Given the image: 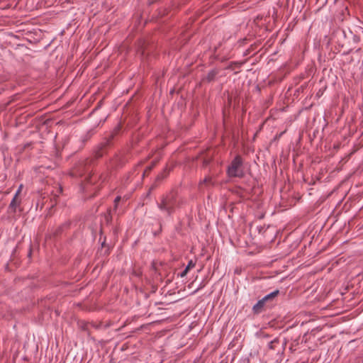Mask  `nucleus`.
<instances>
[{"instance_id": "nucleus-16", "label": "nucleus", "mask_w": 363, "mask_h": 363, "mask_svg": "<svg viewBox=\"0 0 363 363\" xmlns=\"http://www.w3.org/2000/svg\"><path fill=\"white\" fill-rule=\"evenodd\" d=\"M21 189H22V185H20L18 189L17 190V191L16 192V194L14 195V196H16V197H18V196L21 191Z\"/></svg>"}, {"instance_id": "nucleus-4", "label": "nucleus", "mask_w": 363, "mask_h": 363, "mask_svg": "<svg viewBox=\"0 0 363 363\" xmlns=\"http://www.w3.org/2000/svg\"><path fill=\"white\" fill-rule=\"evenodd\" d=\"M121 128V125H118L113 129V130L111 133V134L108 135V137L104 139V141L99 144L97 150L95 151L94 156H95L96 159H99L104 155V149L111 144V140L119 133Z\"/></svg>"}, {"instance_id": "nucleus-17", "label": "nucleus", "mask_w": 363, "mask_h": 363, "mask_svg": "<svg viewBox=\"0 0 363 363\" xmlns=\"http://www.w3.org/2000/svg\"><path fill=\"white\" fill-rule=\"evenodd\" d=\"M91 175H88L86 178H85V183L86 184H89V183H91Z\"/></svg>"}, {"instance_id": "nucleus-15", "label": "nucleus", "mask_w": 363, "mask_h": 363, "mask_svg": "<svg viewBox=\"0 0 363 363\" xmlns=\"http://www.w3.org/2000/svg\"><path fill=\"white\" fill-rule=\"evenodd\" d=\"M189 270H187L186 268L184 269V270L179 274V276L181 277H184L186 274L188 273Z\"/></svg>"}, {"instance_id": "nucleus-13", "label": "nucleus", "mask_w": 363, "mask_h": 363, "mask_svg": "<svg viewBox=\"0 0 363 363\" xmlns=\"http://www.w3.org/2000/svg\"><path fill=\"white\" fill-rule=\"evenodd\" d=\"M195 267V262H194L192 260H190L186 267V269L189 271L190 269Z\"/></svg>"}, {"instance_id": "nucleus-1", "label": "nucleus", "mask_w": 363, "mask_h": 363, "mask_svg": "<svg viewBox=\"0 0 363 363\" xmlns=\"http://www.w3.org/2000/svg\"><path fill=\"white\" fill-rule=\"evenodd\" d=\"M179 206V201L178 199L177 193L171 191L161 197L160 201L157 203V207L162 211L167 213L170 216L174 211L176 208Z\"/></svg>"}, {"instance_id": "nucleus-18", "label": "nucleus", "mask_w": 363, "mask_h": 363, "mask_svg": "<svg viewBox=\"0 0 363 363\" xmlns=\"http://www.w3.org/2000/svg\"><path fill=\"white\" fill-rule=\"evenodd\" d=\"M120 200H121V197H120V196H117V197L115 199V200H114V203H115L116 206H117V203H118V202H119V201H120Z\"/></svg>"}, {"instance_id": "nucleus-14", "label": "nucleus", "mask_w": 363, "mask_h": 363, "mask_svg": "<svg viewBox=\"0 0 363 363\" xmlns=\"http://www.w3.org/2000/svg\"><path fill=\"white\" fill-rule=\"evenodd\" d=\"M70 221H67L66 223H65L61 227H60L59 228V230H62V229L63 228H69V226L70 225Z\"/></svg>"}, {"instance_id": "nucleus-2", "label": "nucleus", "mask_w": 363, "mask_h": 363, "mask_svg": "<svg viewBox=\"0 0 363 363\" xmlns=\"http://www.w3.org/2000/svg\"><path fill=\"white\" fill-rule=\"evenodd\" d=\"M243 161L240 155H237L232 160L230 166L228 167L227 173L230 177H242L244 172L242 170Z\"/></svg>"}, {"instance_id": "nucleus-3", "label": "nucleus", "mask_w": 363, "mask_h": 363, "mask_svg": "<svg viewBox=\"0 0 363 363\" xmlns=\"http://www.w3.org/2000/svg\"><path fill=\"white\" fill-rule=\"evenodd\" d=\"M91 162L92 160L89 159L79 160L72 169L71 176L74 177H82L85 173L89 172Z\"/></svg>"}, {"instance_id": "nucleus-10", "label": "nucleus", "mask_w": 363, "mask_h": 363, "mask_svg": "<svg viewBox=\"0 0 363 363\" xmlns=\"http://www.w3.org/2000/svg\"><path fill=\"white\" fill-rule=\"evenodd\" d=\"M279 291L276 290V291L269 294L268 295L265 296L262 298L267 302L268 300H271V299H273L274 298H275L279 294Z\"/></svg>"}, {"instance_id": "nucleus-7", "label": "nucleus", "mask_w": 363, "mask_h": 363, "mask_svg": "<svg viewBox=\"0 0 363 363\" xmlns=\"http://www.w3.org/2000/svg\"><path fill=\"white\" fill-rule=\"evenodd\" d=\"M265 303H266V301L263 298L258 301V302L252 308L254 313H259L262 311V308H263Z\"/></svg>"}, {"instance_id": "nucleus-8", "label": "nucleus", "mask_w": 363, "mask_h": 363, "mask_svg": "<svg viewBox=\"0 0 363 363\" xmlns=\"http://www.w3.org/2000/svg\"><path fill=\"white\" fill-rule=\"evenodd\" d=\"M203 185H205V186L214 185V182L213 181L212 177H206L203 180H201L199 184V188H201Z\"/></svg>"}, {"instance_id": "nucleus-11", "label": "nucleus", "mask_w": 363, "mask_h": 363, "mask_svg": "<svg viewBox=\"0 0 363 363\" xmlns=\"http://www.w3.org/2000/svg\"><path fill=\"white\" fill-rule=\"evenodd\" d=\"M278 343H279V340L278 339H274V340L271 341L269 343V349L274 350L275 349V346H276L275 345L278 344Z\"/></svg>"}, {"instance_id": "nucleus-6", "label": "nucleus", "mask_w": 363, "mask_h": 363, "mask_svg": "<svg viewBox=\"0 0 363 363\" xmlns=\"http://www.w3.org/2000/svg\"><path fill=\"white\" fill-rule=\"evenodd\" d=\"M21 204V200L18 199V197H16V196H13V199L11 200L10 204H9V209L13 212L16 213V208L19 206Z\"/></svg>"}, {"instance_id": "nucleus-12", "label": "nucleus", "mask_w": 363, "mask_h": 363, "mask_svg": "<svg viewBox=\"0 0 363 363\" xmlns=\"http://www.w3.org/2000/svg\"><path fill=\"white\" fill-rule=\"evenodd\" d=\"M155 164H156V162H152V164L151 165L147 167L145 170V172H144V173H143V176L145 174L149 173L153 169V167L155 166Z\"/></svg>"}, {"instance_id": "nucleus-5", "label": "nucleus", "mask_w": 363, "mask_h": 363, "mask_svg": "<svg viewBox=\"0 0 363 363\" xmlns=\"http://www.w3.org/2000/svg\"><path fill=\"white\" fill-rule=\"evenodd\" d=\"M170 171L171 169L169 168L168 166H166L163 171L157 176L155 182L150 188L148 194H150L151 191L154 190L155 188L157 187L158 183L162 182L164 178H166L168 176Z\"/></svg>"}, {"instance_id": "nucleus-9", "label": "nucleus", "mask_w": 363, "mask_h": 363, "mask_svg": "<svg viewBox=\"0 0 363 363\" xmlns=\"http://www.w3.org/2000/svg\"><path fill=\"white\" fill-rule=\"evenodd\" d=\"M217 74L218 71L216 69H213L208 73L207 76L206 77V80L208 82H211L215 79Z\"/></svg>"}]
</instances>
